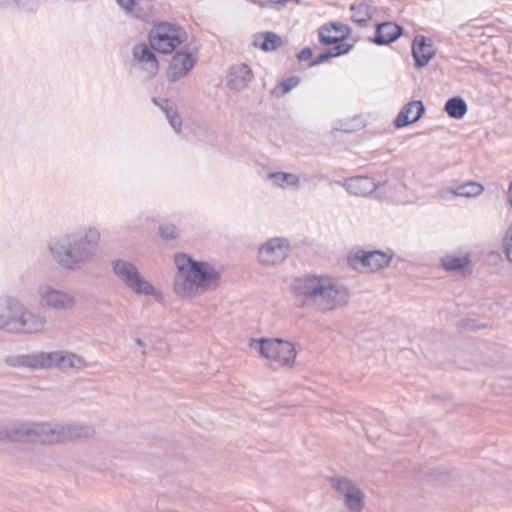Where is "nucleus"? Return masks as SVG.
Returning <instances> with one entry per match:
<instances>
[{"label": "nucleus", "instance_id": "f257e3e1", "mask_svg": "<svg viewBox=\"0 0 512 512\" xmlns=\"http://www.w3.org/2000/svg\"><path fill=\"white\" fill-rule=\"evenodd\" d=\"M174 263L177 271L173 289L179 297L192 299L218 287L221 276L210 263L183 252L174 254Z\"/></svg>", "mask_w": 512, "mask_h": 512}, {"label": "nucleus", "instance_id": "f03ea898", "mask_svg": "<svg viewBox=\"0 0 512 512\" xmlns=\"http://www.w3.org/2000/svg\"><path fill=\"white\" fill-rule=\"evenodd\" d=\"M186 30L177 24L159 22L153 25L149 34V45L136 44L133 47V57L139 63H144L142 69L146 70L148 77L156 76L159 70V62L154 51L162 54L172 53L178 46L187 41Z\"/></svg>", "mask_w": 512, "mask_h": 512}, {"label": "nucleus", "instance_id": "7ed1b4c3", "mask_svg": "<svg viewBox=\"0 0 512 512\" xmlns=\"http://www.w3.org/2000/svg\"><path fill=\"white\" fill-rule=\"evenodd\" d=\"M99 240V231L89 228L85 235L65 236L49 245V249L61 266L74 270L94 256Z\"/></svg>", "mask_w": 512, "mask_h": 512}, {"label": "nucleus", "instance_id": "20e7f679", "mask_svg": "<svg viewBox=\"0 0 512 512\" xmlns=\"http://www.w3.org/2000/svg\"><path fill=\"white\" fill-rule=\"evenodd\" d=\"M45 319L27 311L16 298H0V330L12 334H32L43 330Z\"/></svg>", "mask_w": 512, "mask_h": 512}, {"label": "nucleus", "instance_id": "39448f33", "mask_svg": "<svg viewBox=\"0 0 512 512\" xmlns=\"http://www.w3.org/2000/svg\"><path fill=\"white\" fill-rule=\"evenodd\" d=\"M251 347L261 356L274 360L281 366L292 367L297 355L294 345L280 338L253 340Z\"/></svg>", "mask_w": 512, "mask_h": 512}, {"label": "nucleus", "instance_id": "423d86ee", "mask_svg": "<svg viewBox=\"0 0 512 512\" xmlns=\"http://www.w3.org/2000/svg\"><path fill=\"white\" fill-rule=\"evenodd\" d=\"M7 441L49 444L48 422H16L7 426Z\"/></svg>", "mask_w": 512, "mask_h": 512}, {"label": "nucleus", "instance_id": "0eeeda50", "mask_svg": "<svg viewBox=\"0 0 512 512\" xmlns=\"http://www.w3.org/2000/svg\"><path fill=\"white\" fill-rule=\"evenodd\" d=\"M112 271L135 294H156L154 286L140 275L137 267L133 263L122 259L114 260L112 261Z\"/></svg>", "mask_w": 512, "mask_h": 512}, {"label": "nucleus", "instance_id": "6e6552de", "mask_svg": "<svg viewBox=\"0 0 512 512\" xmlns=\"http://www.w3.org/2000/svg\"><path fill=\"white\" fill-rule=\"evenodd\" d=\"M198 59V49L186 44L180 48L170 61L167 70L169 82H176L186 76L195 66Z\"/></svg>", "mask_w": 512, "mask_h": 512}, {"label": "nucleus", "instance_id": "1a4fd4ad", "mask_svg": "<svg viewBox=\"0 0 512 512\" xmlns=\"http://www.w3.org/2000/svg\"><path fill=\"white\" fill-rule=\"evenodd\" d=\"M49 444L64 443L80 439L93 437L95 430L92 426L77 425H59L48 423Z\"/></svg>", "mask_w": 512, "mask_h": 512}, {"label": "nucleus", "instance_id": "9d476101", "mask_svg": "<svg viewBox=\"0 0 512 512\" xmlns=\"http://www.w3.org/2000/svg\"><path fill=\"white\" fill-rule=\"evenodd\" d=\"M323 278V275H305L293 280L291 290L296 297L303 298L301 306H304L307 300H312L314 303L319 300V295L324 290Z\"/></svg>", "mask_w": 512, "mask_h": 512}, {"label": "nucleus", "instance_id": "9b49d317", "mask_svg": "<svg viewBox=\"0 0 512 512\" xmlns=\"http://www.w3.org/2000/svg\"><path fill=\"white\" fill-rule=\"evenodd\" d=\"M290 251V243L286 238L275 237L260 247L259 261L265 266L277 265L289 256Z\"/></svg>", "mask_w": 512, "mask_h": 512}, {"label": "nucleus", "instance_id": "f8f14e48", "mask_svg": "<svg viewBox=\"0 0 512 512\" xmlns=\"http://www.w3.org/2000/svg\"><path fill=\"white\" fill-rule=\"evenodd\" d=\"M323 293L319 300L327 305L329 310L344 306L349 302L350 293L347 287L328 276L323 278Z\"/></svg>", "mask_w": 512, "mask_h": 512}, {"label": "nucleus", "instance_id": "ddd939ff", "mask_svg": "<svg viewBox=\"0 0 512 512\" xmlns=\"http://www.w3.org/2000/svg\"><path fill=\"white\" fill-rule=\"evenodd\" d=\"M403 34V26L392 21H384L375 25V33L370 41L378 46L390 45Z\"/></svg>", "mask_w": 512, "mask_h": 512}, {"label": "nucleus", "instance_id": "4468645a", "mask_svg": "<svg viewBox=\"0 0 512 512\" xmlns=\"http://www.w3.org/2000/svg\"><path fill=\"white\" fill-rule=\"evenodd\" d=\"M436 50L431 41L424 35H416L412 43L414 66L423 68L435 56Z\"/></svg>", "mask_w": 512, "mask_h": 512}, {"label": "nucleus", "instance_id": "2eb2a0df", "mask_svg": "<svg viewBox=\"0 0 512 512\" xmlns=\"http://www.w3.org/2000/svg\"><path fill=\"white\" fill-rule=\"evenodd\" d=\"M426 108L421 100H413L404 105L393 124L395 128H404L419 121L425 114Z\"/></svg>", "mask_w": 512, "mask_h": 512}, {"label": "nucleus", "instance_id": "dca6fc26", "mask_svg": "<svg viewBox=\"0 0 512 512\" xmlns=\"http://www.w3.org/2000/svg\"><path fill=\"white\" fill-rule=\"evenodd\" d=\"M251 78L252 70L247 64L242 63L230 68V72L227 76V86L230 90L239 92L247 86Z\"/></svg>", "mask_w": 512, "mask_h": 512}, {"label": "nucleus", "instance_id": "f3484780", "mask_svg": "<svg viewBox=\"0 0 512 512\" xmlns=\"http://www.w3.org/2000/svg\"><path fill=\"white\" fill-rule=\"evenodd\" d=\"M44 305L57 310H68L75 305V299L68 293L48 287L42 295Z\"/></svg>", "mask_w": 512, "mask_h": 512}, {"label": "nucleus", "instance_id": "a211bd4d", "mask_svg": "<svg viewBox=\"0 0 512 512\" xmlns=\"http://www.w3.org/2000/svg\"><path fill=\"white\" fill-rule=\"evenodd\" d=\"M343 186L350 194L367 196L378 187L374 179L368 176H355L345 180Z\"/></svg>", "mask_w": 512, "mask_h": 512}, {"label": "nucleus", "instance_id": "6ab92c4d", "mask_svg": "<svg viewBox=\"0 0 512 512\" xmlns=\"http://www.w3.org/2000/svg\"><path fill=\"white\" fill-rule=\"evenodd\" d=\"M59 357L60 351L40 352L38 354L25 356L23 364L34 369L58 368Z\"/></svg>", "mask_w": 512, "mask_h": 512}, {"label": "nucleus", "instance_id": "aec40b11", "mask_svg": "<svg viewBox=\"0 0 512 512\" xmlns=\"http://www.w3.org/2000/svg\"><path fill=\"white\" fill-rule=\"evenodd\" d=\"M470 265L471 258L469 254L462 257L447 254L441 258V266L444 270L448 272H459L464 277L472 273L471 269H469Z\"/></svg>", "mask_w": 512, "mask_h": 512}, {"label": "nucleus", "instance_id": "412c9836", "mask_svg": "<svg viewBox=\"0 0 512 512\" xmlns=\"http://www.w3.org/2000/svg\"><path fill=\"white\" fill-rule=\"evenodd\" d=\"M152 102L164 112L169 124L179 133L182 127V119L178 114L175 104L170 99L159 97H153Z\"/></svg>", "mask_w": 512, "mask_h": 512}, {"label": "nucleus", "instance_id": "4be33fe9", "mask_svg": "<svg viewBox=\"0 0 512 512\" xmlns=\"http://www.w3.org/2000/svg\"><path fill=\"white\" fill-rule=\"evenodd\" d=\"M283 44L282 38L272 31L262 32L254 35L252 45L264 52L275 51Z\"/></svg>", "mask_w": 512, "mask_h": 512}, {"label": "nucleus", "instance_id": "5701e85b", "mask_svg": "<svg viewBox=\"0 0 512 512\" xmlns=\"http://www.w3.org/2000/svg\"><path fill=\"white\" fill-rule=\"evenodd\" d=\"M350 10L353 12L351 20L358 26L365 27L372 19L376 9L365 1H357L351 4Z\"/></svg>", "mask_w": 512, "mask_h": 512}, {"label": "nucleus", "instance_id": "b1692460", "mask_svg": "<svg viewBox=\"0 0 512 512\" xmlns=\"http://www.w3.org/2000/svg\"><path fill=\"white\" fill-rule=\"evenodd\" d=\"M117 3L126 11L133 13L134 17L146 20L151 16L152 5L148 1L136 2L135 0H117Z\"/></svg>", "mask_w": 512, "mask_h": 512}, {"label": "nucleus", "instance_id": "393cba45", "mask_svg": "<svg viewBox=\"0 0 512 512\" xmlns=\"http://www.w3.org/2000/svg\"><path fill=\"white\" fill-rule=\"evenodd\" d=\"M467 110V103L460 96L449 98L444 105V111L447 113V115L450 118L456 120L462 119L466 115Z\"/></svg>", "mask_w": 512, "mask_h": 512}, {"label": "nucleus", "instance_id": "a878e982", "mask_svg": "<svg viewBox=\"0 0 512 512\" xmlns=\"http://www.w3.org/2000/svg\"><path fill=\"white\" fill-rule=\"evenodd\" d=\"M423 474L424 478H427L428 480L441 482L456 479L459 475L456 469L445 466L427 468L424 470Z\"/></svg>", "mask_w": 512, "mask_h": 512}, {"label": "nucleus", "instance_id": "bb28decb", "mask_svg": "<svg viewBox=\"0 0 512 512\" xmlns=\"http://www.w3.org/2000/svg\"><path fill=\"white\" fill-rule=\"evenodd\" d=\"M371 257H373V250H363L358 249L357 251H352L348 255V264L355 270H359L360 267L368 268L370 270L371 267Z\"/></svg>", "mask_w": 512, "mask_h": 512}, {"label": "nucleus", "instance_id": "cd10ccee", "mask_svg": "<svg viewBox=\"0 0 512 512\" xmlns=\"http://www.w3.org/2000/svg\"><path fill=\"white\" fill-rule=\"evenodd\" d=\"M393 257L394 252L391 249H388L386 251L373 250V257H371L370 272L374 273L388 267Z\"/></svg>", "mask_w": 512, "mask_h": 512}, {"label": "nucleus", "instance_id": "c85d7f7f", "mask_svg": "<svg viewBox=\"0 0 512 512\" xmlns=\"http://www.w3.org/2000/svg\"><path fill=\"white\" fill-rule=\"evenodd\" d=\"M85 366V360L77 354L60 351V357L58 358V368H75L81 369Z\"/></svg>", "mask_w": 512, "mask_h": 512}, {"label": "nucleus", "instance_id": "c756f323", "mask_svg": "<svg viewBox=\"0 0 512 512\" xmlns=\"http://www.w3.org/2000/svg\"><path fill=\"white\" fill-rule=\"evenodd\" d=\"M301 82L299 76H290L280 81L271 91V95L275 98H281L289 93L293 88L298 86Z\"/></svg>", "mask_w": 512, "mask_h": 512}, {"label": "nucleus", "instance_id": "7c9ffc66", "mask_svg": "<svg viewBox=\"0 0 512 512\" xmlns=\"http://www.w3.org/2000/svg\"><path fill=\"white\" fill-rule=\"evenodd\" d=\"M346 507L350 511L359 512L364 506V494L356 485L350 493L344 498Z\"/></svg>", "mask_w": 512, "mask_h": 512}, {"label": "nucleus", "instance_id": "2f4dec72", "mask_svg": "<svg viewBox=\"0 0 512 512\" xmlns=\"http://www.w3.org/2000/svg\"><path fill=\"white\" fill-rule=\"evenodd\" d=\"M484 187L482 184L474 181H469L467 183L459 185L456 189L453 190V193L456 196L463 197H474L482 193Z\"/></svg>", "mask_w": 512, "mask_h": 512}, {"label": "nucleus", "instance_id": "473e14b6", "mask_svg": "<svg viewBox=\"0 0 512 512\" xmlns=\"http://www.w3.org/2000/svg\"><path fill=\"white\" fill-rule=\"evenodd\" d=\"M270 177L275 180V183L281 187H284V184L290 186H297L300 183V179L297 175L287 172H274L270 173Z\"/></svg>", "mask_w": 512, "mask_h": 512}, {"label": "nucleus", "instance_id": "72a5a7b5", "mask_svg": "<svg viewBox=\"0 0 512 512\" xmlns=\"http://www.w3.org/2000/svg\"><path fill=\"white\" fill-rule=\"evenodd\" d=\"M330 483L335 490H337L344 496V498L356 486L354 482L345 477H332L330 479Z\"/></svg>", "mask_w": 512, "mask_h": 512}, {"label": "nucleus", "instance_id": "f704fd0d", "mask_svg": "<svg viewBox=\"0 0 512 512\" xmlns=\"http://www.w3.org/2000/svg\"><path fill=\"white\" fill-rule=\"evenodd\" d=\"M332 29L328 26V23L322 25L318 30V40L319 43L324 47H329L334 43L341 42V38L337 36H332L330 33Z\"/></svg>", "mask_w": 512, "mask_h": 512}, {"label": "nucleus", "instance_id": "c9c22d12", "mask_svg": "<svg viewBox=\"0 0 512 512\" xmlns=\"http://www.w3.org/2000/svg\"><path fill=\"white\" fill-rule=\"evenodd\" d=\"M158 235L164 241L176 240L179 237V229L174 224H162L158 226Z\"/></svg>", "mask_w": 512, "mask_h": 512}, {"label": "nucleus", "instance_id": "e433bc0d", "mask_svg": "<svg viewBox=\"0 0 512 512\" xmlns=\"http://www.w3.org/2000/svg\"><path fill=\"white\" fill-rule=\"evenodd\" d=\"M328 26H330V28L336 32H341V35L337 36L338 38H341V41L347 40L352 33V28L349 25L341 22L331 21L328 22Z\"/></svg>", "mask_w": 512, "mask_h": 512}, {"label": "nucleus", "instance_id": "4c0bfd02", "mask_svg": "<svg viewBox=\"0 0 512 512\" xmlns=\"http://www.w3.org/2000/svg\"><path fill=\"white\" fill-rule=\"evenodd\" d=\"M333 45V47L329 46V48L332 50L334 58L346 55L354 48V44L345 41L337 42Z\"/></svg>", "mask_w": 512, "mask_h": 512}, {"label": "nucleus", "instance_id": "58836bf2", "mask_svg": "<svg viewBox=\"0 0 512 512\" xmlns=\"http://www.w3.org/2000/svg\"><path fill=\"white\" fill-rule=\"evenodd\" d=\"M332 58H334L333 52L329 47H327L324 51H322L315 58H313L308 66H318L320 64L329 62Z\"/></svg>", "mask_w": 512, "mask_h": 512}, {"label": "nucleus", "instance_id": "ea45409f", "mask_svg": "<svg viewBox=\"0 0 512 512\" xmlns=\"http://www.w3.org/2000/svg\"><path fill=\"white\" fill-rule=\"evenodd\" d=\"M504 253L509 262H512V224L508 226L503 240Z\"/></svg>", "mask_w": 512, "mask_h": 512}, {"label": "nucleus", "instance_id": "a19ab883", "mask_svg": "<svg viewBox=\"0 0 512 512\" xmlns=\"http://www.w3.org/2000/svg\"><path fill=\"white\" fill-rule=\"evenodd\" d=\"M13 2L20 8L29 11H34L37 7V0H13Z\"/></svg>", "mask_w": 512, "mask_h": 512}, {"label": "nucleus", "instance_id": "79ce46f5", "mask_svg": "<svg viewBox=\"0 0 512 512\" xmlns=\"http://www.w3.org/2000/svg\"><path fill=\"white\" fill-rule=\"evenodd\" d=\"M313 53H314L313 49L308 46V47L303 48L301 51H299L296 54V57H297L298 61H300V62L309 61V60H312Z\"/></svg>", "mask_w": 512, "mask_h": 512}, {"label": "nucleus", "instance_id": "37998d69", "mask_svg": "<svg viewBox=\"0 0 512 512\" xmlns=\"http://www.w3.org/2000/svg\"><path fill=\"white\" fill-rule=\"evenodd\" d=\"M507 202L510 204V206L512 207V180L509 182L508 184V189H507Z\"/></svg>", "mask_w": 512, "mask_h": 512}, {"label": "nucleus", "instance_id": "c03bdc74", "mask_svg": "<svg viewBox=\"0 0 512 512\" xmlns=\"http://www.w3.org/2000/svg\"><path fill=\"white\" fill-rule=\"evenodd\" d=\"M269 2H271V0H253V3L259 5L262 8L271 7V4Z\"/></svg>", "mask_w": 512, "mask_h": 512}, {"label": "nucleus", "instance_id": "a18cd8bd", "mask_svg": "<svg viewBox=\"0 0 512 512\" xmlns=\"http://www.w3.org/2000/svg\"><path fill=\"white\" fill-rule=\"evenodd\" d=\"M7 433V426L4 428H0V441L7 440V436L5 435Z\"/></svg>", "mask_w": 512, "mask_h": 512}, {"label": "nucleus", "instance_id": "49530a36", "mask_svg": "<svg viewBox=\"0 0 512 512\" xmlns=\"http://www.w3.org/2000/svg\"><path fill=\"white\" fill-rule=\"evenodd\" d=\"M433 399L447 400L451 399L449 395H432Z\"/></svg>", "mask_w": 512, "mask_h": 512}, {"label": "nucleus", "instance_id": "de8ad7c7", "mask_svg": "<svg viewBox=\"0 0 512 512\" xmlns=\"http://www.w3.org/2000/svg\"><path fill=\"white\" fill-rule=\"evenodd\" d=\"M135 342H136V344H137L138 346H140V347H142V348H145V347H146L145 342H144L143 340H141L140 338H137V339L135 340Z\"/></svg>", "mask_w": 512, "mask_h": 512}, {"label": "nucleus", "instance_id": "09e8293b", "mask_svg": "<svg viewBox=\"0 0 512 512\" xmlns=\"http://www.w3.org/2000/svg\"><path fill=\"white\" fill-rule=\"evenodd\" d=\"M473 323H474V321H473V320L468 319V320H466L465 326H469V327H471V328H474L475 326H474V324H473Z\"/></svg>", "mask_w": 512, "mask_h": 512}, {"label": "nucleus", "instance_id": "8fccbe9b", "mask_svg": "<svg viewBox=\"0 0 512 512\" xmlns=\"http://www.w3.org/2000/svg\"><path fill=\"white\" fill-rule=\"evenodd\" d=\"M124 2H126L127 0H123Z\"/></svg>", "mask_w": 512, "mask_h": 512}]
</instances>
